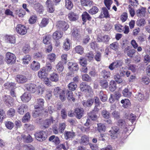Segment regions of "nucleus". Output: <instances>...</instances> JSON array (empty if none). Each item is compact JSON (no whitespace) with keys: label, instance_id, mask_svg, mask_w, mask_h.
I'll use <instances>...</instances> for the list:
<instances>
[{"label":"nucleus","instance_id":"nucleus-1","mask_svg":"<svg viewBox=\"0 0 150 150\" xmlns=\"http://www.w3.org/2000/svg\"><path fill=\"white\" fill-rule=\"evenodd\" d=\"M54 93L55 96L56 97H59L62 101L65 100L66 97L64 90L61 89L59 87H56L54 89Z\"/></svg>","mask_w":150,"mask_h":150},{"label":"nucleus","instance_id":"nucleus-2","mask_svg":"<svg viewBox=\"0 0 150 150\" xmlns=\"http://www.w3.org/2000/svg\"><path fill=\"white\" fill-rule=\"evenodd\" d=\"M16 57L13 54L10 52H7L6 55L5 61L8 64H12L15 62Z\"/></svg>","mask_w":150,"mask_h":150},{"label":"nucleus","instance_id":"nucleus-3","mask_svg":"<svg viewBox=\"0 0 150 150\" xmlns=\"http://www.w3.org/2000/svg\"><path fill=\"white\" fill-rule=\"evenodd\" d=\"M35 136L36 139L40 142L45 140L47 137L46 133L43 131L36 133L35 134Z\"/></svg>","mask_w":150,"mask_h":150},{"label":"nucleus","instance_id":"nucleus-4","mask_svg":"<svg viewBox=\"0 0 150 150\" xmlns=\"http://www.w3.org/2000/svg\"><path fill=\"white\" fill-rule=\"evenodd\" d=\"M123 63L121 60H117L111 63L108 67L109 69L112 71L120 67L123 64Z\"/></svg>","mask_w":150,"mask_h":150},{"label":"nucleus","instance_id":"nucleus-5","mask_svg":"<svg viewBox=\"0 0 150 150\" xmlns=\"http://www.w3.org/2000/svg\"><path fill=\"white\" fill-rule=\"evenodd\" d=\"M44 100L42 98L37 99L35 103L34 108L35 109H39L40 110H43L44 109Z\"/></svg>","mask_w":150,"mask_h":150},{"label":"nucleus","instance_id":"nucleus-6","mask_svg":"<svg viewBox=\"0 0 150 150\" xmlns=\"http://www.w3.org/2000/svg\"><path fill=\"white\" fill-rule=\"evenodd\" d=\"M16 30L18 33L21 35H25L27 33L26 27L24 25L19 24L16 28Z\"/></svg>","mask_w":150,"mask_h":150},{"label":"nucleus","instance_id":"nucleus-7","mask_svg":"<svg viewBox=\"0 0 150 150\" xmlns=\"http://www.w3.org/2000/svg\"><path fill=\"white\" fill-rule=\"evenodd\" d=\"M119 131V129L117 127H112V130L109 131V134L112 139H115L117 138Z\"/></svg>","mask_w":150,"mask_h":150},{"label":"nucleus","instance_id":"nucleus-8","mask_svg":"<svg viewBox=\"0 0 150 150\" xmlns=\"http://www.w3.org/2000/svg\"><path fill=\"white\" fill-rule=\"evenodd\" d=\"M55 121L53 117H50L49 118L43 121V126L45 128H48Z\"/></svg>","mask_w":150,"mask_h":150},{"label":"nucleus","instance_id":"nucleus-9","mask_svg":"<svg viewBox=\"0 0 150 150\" xmlns=\"http://www.w3.org/2000/svg\"><path fill=\"white\" fill-rule=\"evenodd\" d=\"M110 39L109 36L105 35L104 36L98 35L97 38V40L99 42H103L106 44H107Z\"/></svg>","mask_w":150,"mask_h":150},{"label":"nucleus","instance_id":"nucleus-10","mask_svg":"<svg viewBox=\"0 0 150 150\" xmlns=\"http://www.w3.org/2000/svg\"><path fill=\"white\" fill-rule=\"evenodd\" d=\"M84 110L82 108H77L75 109L74 115L78 119H80L82 117L83 114Z\"/></svg>","mask_w":150,"mask_h":150},{"label":"nucleus","instance_id":"nucleus-11","mask_svg":"<svg viewBox=\"0 0 150 150\" xmlns=\"http://www.w3.org/2000/svg\"><path fill=\"white\" fill-rule=\"evenodd\" d=\"M27 90L31 92L34 93L36 90V85L33 83L25 84V85Z\"/></svg>","mask_w":150,"mask_h":150},{"label":"nucleus","instance_id":"nucleus-12","mask_svg":"<svg viewBox=\"0 0 150 150\" xmlns=\"http://www.w3.org/2000/svg\"><path fill=\"white\" fill-rule=\"evenodd\" d=\"M69 69L72 71H76L79 69L78 65L76 63L69 62L68 63Z\"/></svg>","mask_w":150,"mask_h":150},{"label":"nucleus","instance_id":"nucleus-13","mask_svg":"<svg viewBox=\"0 0 150 150\" xmlns=\"http://www.w3.org/2000/svg\"><path fill=\"white\" fill-rule=\"evenodd\" d=\"M16 80L18 83H23L27 81L28 79L25 76L19 74L17 75Z\"/></svg>","mask_w":150,"mask_h":150},{"label":"nucleus","instance_id":"nucleus-14","mask_svg":"<svg viewBox=\"0 0 150 150\" xmlns=\"http://www.w3.org/2000/svg\"><path fill=\"white\" fill-rule=\"evenodd\" d=\"M31 96L30 93L26 92L21 96L22 101L24 102H28L31 99Z\"/></svg>","mask_w":150,"mask_h":150},{"label":"nucleus","instance_id":"nucleus-15","mask_svg":"<svg viewBox=\"0 0 150 150\" xmlns=\"http://www.w3.org/2000/svg\"><path fill=\"white\" fill-rule=\"evenodd\" d=\"M80 88L82 91L89 92L92 90L91 87L89 86L86 85L85 82H83L80 84Z\"/></svg>","mask_w":150,"mask_h":150},{"label":"nucleus","instance_id":"nucleus-16","mask_svg":"<svg viewBox=\"0 0 150 150\" xmlns=\"http://www.w3.org/2000/svg\"><path fill=\"white\" fill-rule=\"evenodd\" d=\"M47 74L48 73L44 67L41 68L38 71V77L41 79L45 78Z\"/></svg>","mask_w":150,"mask_h":150},{"label":"nucleus","instance_id":"nucleus-17","mask_svg":"<svg viewBox=\"0 0 150 150\" xmlns=\"http://www.w3.org/2000/svg\"><path fill=\"white\" fill-rule=\"evenodd\" d=\"M78 16L74 12H70L68 14V18L71 21H75L77 20L78 18Z\"/></svg>","mask_w":150,"mask_h":150},{"label":"nucleus","instance_id":"nucleus-18","mask_svg":"<svg viewBox=\"0 0 150 150\" xmlns=\"http://www.w3.org/2000/svg\"><path fill=\"white\" fill-rule=\"evenodd\" d=\"M46 4L48 8V11L50 13H52L54 10L53 4L51 0H47L46 2Z\"/></svg>","mask_w":150,"mask_h":150},{"label":"nucleus","instance_id":"nucleus-19","mask_svg":"<svg viewBox=\"0 0 150 150\" xmlns=\"http://www.w3.org/2000/svg\"><path fill=\"white\" fill-rule=\"evenodd\" d=\"M28 110V106L25 104H23L18 108V112L21 115H23Z\"/></svg>","mask_w":150,"mask_h":150},{"label":"nucleus","instance_id":"nucleus-20","mask_svg":"<svg viewBox=\"0 0 150 150\" xmlns=\"http://www.w3.org/2000/svg\"><path fill=\"white\" fill-rule=\"evenodd\" d=\"M40 67V63L37 62L33 61L31 64L30 68L33 70L36 71L38 70Z\"/></svg>","mask_w":150,"mask_h":150},{"label":"nucleus","instance_id":"nucleus-21","mask_svg":"<svg viewBox=\"0 0 150 150\" xmlns=\"http://www.w3.org/2000/svg\"><path fill=\"white\" fill-rule=\"evenodd\" d=\"M146 9L144 7H141L138 9L136 11L137 16L138 17L144 16Z\"/></svg>","mask_w":150,"mask_h":150},{"label":"nucleus","instance_id":"nucleus-22","mask_svg":"<svg viewBox=\"0 0 150 150\" xmlns=\"http://www.w3.org/2000/svg\"><path fill=\"white\" fill-rule=\"evenodd\" d=\"M100 16L101 18L104 17L107 18L109 17L110 15L109 14L108 11L106 8H102L101 13Z\"/></svg>","mask_w":150,"mask_h":150},{"label":"nucleus","instance_id":"nucleus-23","mask_svg":"<svg viewBox=\"0 0 150 150\" xmlns=\"http://www.w3.org/2000/svg\"><path fill=\"white\" fill-rule=\"evenodd\" d=\"M56 26L59 29H62L65 31V28L66 27L65 22L62 21H58L56 23Z\"/></svg>","mask_w":150,"mask_h":150},{"label":"nucleus","instance_id":"nucleus-24","mask_svg":"<svg viewBox=\"0 0 150 150\" xmlns=\"http://www.w3.org/2000/svg\"><path fill=\"white\" fill-rule=\"evenodd\" d=\"M49 140L50 142H52L54 143L56 145L59 144L60 142V141L57 137H56L54 135L51 136L49 139Z\"/></svg>","mask_w":150,"mask_h":150},{"label":"nucleus","instance_id":"nucleus-25","mask_svg":"<svg viewBox=\"0 0 150 150\" xmlns=\"http://www.w3.org/2000/svg\"><path fill=\"white\" fill-rule=\"evenodd\" d=\"M89 143L88 137L85 135L82 136L81 138L80 143L83 145H86Z\"/></svg>","mask_w":150,"mask_h":150},{"label":"nucleus","instance_id":"nucleus-26","mask_svg":"<svg viewBox=\"0 0 150 150\" xmlns=\"http://www.w3.org/2000/svg\"><path fill=\"white\" fill-rule=\"evenodd\" d=\"M62 33L56 31L53 33L52 37L54 40H57L62 37Z\"/></svg>","mask_w":150,"mask_h":150},{"label":"nucleus","instance_id":"nucleus-27","mask_svg":"<svg viewBox=\"0 0 150 150\" xmlns=\"http://www.w3.org/2000/svg\"><path fill=\"white\" fill-rule=\"evenodd\" d=\"M4 86L6 88L9 89L10 91L14 90L16 88L15 84L13 83H6L4 84Z\"/></svg>","mask_w":150,"mask_h":150},{"label":"nucleus","instance_id":"nucleus-28","mask_svg":"<svg viewBox=\"0 0 150 150\" xmlns=\"http://www.w3.org/2000/svg\"><path fill=\"white\" fill-rule=\"evenodd\" d=\"M88 117L92 120H96L97 119L98 116L96 112L94 111H92L88 114Z\"/></svg>","mask_w":150,"mask_h":150},{"label":"nucleus","instance_id":"nucleus-29","mask_svg":"<svg viewBox=\"0 0 150 150\" xmlns=\"http://www.w3.org/2000/svg\"><path fill=\"white\" fill-rule=\"evenodd\" d=\"M82 18L83 21L84 22H86V19L89 21H91V17L90 15L86 11L83 13L82 15Z\"/></svg>","mask_w":150,"mask_h":150},{"label":"nucleus","instance_id":"nucleus-30","mask_svg":"<svg viewBox=\"0 0 150 150\" xmlns=\"http://www.w3.org/2000/svg\"><path fill=\"white\" fill-rule=\"evenodd\" d=\"M50 79L52 81L57 82L59 80V75L56 73H53L50 75Z\"/></svg>","mask_w":150,"mask_h":150},{"label":"nucleus","instance_id":"nucleus-31","mask_svg":"<svg viewBox=\"0 0 150 150\" xmlns=\"http://www.w3.org/2000/svg\"><path fill=\"white\" fill-rule=\"evenodd\" d=\"M80 2L83 6H90L93 3V1L91 0H81Z\"/></svg>","mask_w":150,"mask_h":150},{"label":"nucleus","instance_id":"nucleus-32","mask_svg":"<svg viewBox=\"0 0 150 150\" xmlns=\"http://www.w3.org/2000/svg\"><path fill=\"white\" fill-rule=\"evenodd\" d=\"M93 99H90L86 101L83 100L82 102V104L85 107H90L91 106L94 102Z\"/></svg>","mask_w":150,"mask_h":150},{"label":"nucleus","instance_id":"nucleus-33","mask_svg":"<svg viewBox=\"0 0 150 150\" xmlns=\"http://www.w3.org/2000/svg\"><path fill=\"white\" fill-rule=\"evenodd\" d=\"M121 103L123 104L122 106L124 108H127L130 104V101L128 99H125L122 100Z\"/></svg>","mask_w":150,"mask_h":150},{"label":"nucleus","instance_id":"nucleus-34","mask_svg":"<svg viewBox=\"0 0 150 150\" xmlns=\"http://www.w3.org/2000/svg\"><path fill=\"white\" fill-rule=\"evenodd\" d=\"M98 130L100 132H104L106 129V127L105 125L102 123H98Z\"/></svg>","mask_w":150,"mask_h":150},{"label":"nucleus","instance_id":"nucleus-35","mask_svg":"<svg viewBox=\"0 0 150 150\" xmlns=\"http://www.w3.org/2000/svg\"><path fill=\"white\" fill-rule=\"evenodd\" d=\"M16 14L18 15L19 17L22 18L25 15V11L22 9L17 10L15 11Z\"/></svg>","mask_w":150,"mask_h":150},{"label":"nucleus","instance_id":"nucleus-36","mask_svg":"<svg viewBox=\"0 0 150 150\" xmlns=\"http://www.w3.org/2000/svg\"><path fill=\"white\" fill-rule=\"evenodd\" d=\"M56 56L55 54L51 53L47 55V59L51 62H54L56 59Z\"/></svg>","mask_w":150,"mask_h":150},{"label":"nucleus","instance_id":"nucleus-37","mask_svg":"<svg viewBox=\"0 0 150 150\" xmlns=\"http://www.w3.org/2000/svg\"><path fill=\"white\" fill-rule=\"evenodd\" d=\"M5 125L6 127L10 130L14 126V123L9 121H5Z\"/></svg>","mask_w":150,"mask_h":150},{"label":"nucleus","instance_id":"nucleus-38","mask_svg":"<svg viewBox=\"0 0 150 150\" xmlns=\"http://www.w3.org/2000/svg\"><path fill=\"white\" fill-rule=\"evenodd\" d=\"M99 11V9L96 6H93L92 8L88 10V13L91 14H95L97 13Z\"/></svg>","mask_w":150,"mask_h":150},{"label":"nucleus","instance_id":"nucleus-39","mask_svg":"<svg viewBox=\"0 0 150 150\" xmlns=\"http://www.w3.org/2000/svg\"><path fill=\"white\" fill-rule=\"evenodd\" d=\"M101 75L104 78L107 79L110 77V71L103 70L101 72Z\"/></svg>","mask_w":150,"mask_h":150},{"label":"nucleus","instance_id":"nucleus-40","mask_svg":"<svg viewBox=\"0 0 150 150\" xmlns=\"http://www.w3.org/2000/svg\"><path fill=\"white\" fill-rule=\"evenodd\" d=\"M116 82L114 81H111L110 82L109 89L111 91H114L116 89Z\"/></svg>","mask_w":150,"mask_h":150},{"label":"nucleus","instance_id":"nucleus-41","mask_svg":"<svg viewBox=\"0 0 150 150\" xmlns=\"http://www.w3.org/2000/svg\"><path fill=\"white\" fill-rule=\"evenodd\" d=\"M67 98L68 100L73 102L75 101V98L73 97L72 92L71 91H68L67 93Z\"/></svg>","mask_w":150,"mask_h":150},{"label":"nucleus","instance_id":"nucleus-42","mask_svg":"<svg viewBox=\"0 0 150 150\" xmlns=\"http://www.w3.org/2000/svg\"><path fill=\"white\" fill-rule=\"evenodd\" d=\"M94 58L97 62H100L101 60V53L99 51H97L95 53Z\"/></svg>","mask_w":150,"mask_h":150},{"label":"nucleus","instance_id":"nucleus-43","mask_svg":"<svg viewBox=\"0 0 150 150\" xmlns=\"http://www.w3.org/2000/svg\"><path fill=\"white\" fill-rule=\"evenodd\" d=\"M75 51L77 53L82 54L83 52V49L80 45H78L76 47L74 48Z\"/></svg>","mask_w":150,"mask_h":150},{"label":"nucleus","instance_id":"nucleus-44","mask_svg":"<svg viewBox=\"0 0 150 150\" xmlns=\"http://www.w3.org/2000/svg\"><path fill=\"white\" fill-rule=\"evenodd\" d=\"M3 100L6 103L9 104L12 102V98L9 96L5 95L3 96Z\"/></svg>","mask_w":150,"mask_h":150},{"label":"nucleus","instance_id":"nucleus-45","mask_svg":"<svg viewBox=\"0 0 150 150\" xmlns=\"http://www.w3.org/2000/svg\"><path fill=\"white\" fill-rule=\"evenodd\" d=\"M146 23V21L144 19H140L138 20L136 22L137 25L139 27L144 26Z\"/></svg>","mask_w":150,"mask_h":150},{"label":"nucleus","instance_id":"nucleus-46","mask_svg":"<svg viewBox=\"0 0 150 150\" xmlns=\"http://www.w3.org/2000/svg\"><path fill=\"white\" fill-rule=\"evenodd\" d=\"M122 94L124 96L129 98L131 96L132 93L127 88H125L123 91Z\"/></svg>","mask_w":150,"mask_h":150},{"label":"nucleus","instance_id":"nucleus-47","mask_svg":"<svg viewBox=\"0 0 150 150\" xmlns=\"http://www.w3.org/2000/svg\"><path fill=\"white\" fill-rule=\"evenodd\" d=\"M115 28L116 30L120 32H121L124 30V27L120 24L118 23L115 24Z\"/></svg>","mask_w":150,"mask_h":150},{"label":"nucleus","instance_id":"nucleus-48","mask_svg":"<svg viewBox=\"0 0 150 150\" xmlns=\"http://www.w3.org/2000/svg\"><path fill=\"white\" fill-rule=\"evenodd\" d=\"M57 70L59 72H62L64 69L63 64L61 62H59L56 66Z\"/></svg>","mask_w":150,"mask_h":150},{"label":"nucleus","instance_id":"nucleus-49","mask_svg":"<svg viewBox=\"0 0 150 150\" xmlns=\"http://www.w3.org/2000/svg\"><path fill=\"white\" fill-rule=\"evenodd\" d=\"M110 47L111 49L116 51L118 48V44L117 42H114L110 44Z\"/></svg>","mask_w":150,"mask_h":150},{"label":"nucleus","instance_id":"nucleus-50","mask_svg":"<svg viewBox=\"0 0 150 150\" xmlns=\"http://www.w3.org/2000/svg\"><path fill=\"white\" fill-rule=\"evenodd\" d=\"M49 23L48 18H44L42 20V21L40 24V26L41 27H45Z\"/></svg>","mask_w":150,"mask_h":150},{"label":"nucleus","instance_id":"nucleus-51","mask_svg":"<svg viewBox=\"0 0 150 150\" xmlns=\"http://www.w3.org/2000/svg\"><path fill=\"white\" fill-rule=\"evenodd\" d=\"M125 121L123 120H118V125L119 126L121 127L122 128H125L126 129V131H127V127L125 126Z\"/></svg>","mask_w":150,"mask_h":150},{"label":"nucleus","instance_id":"nucleus-52","mask_svg":"<svg viewBox=\"0 0 150 150\" xmlns=\"http://www.w3.org/2000/svg\"><path fill=\"white\" fill-rule=\"evenodd\" d=\"M71 35L73 37L76 38H79L80 36L78 30L76 28H74L73 30Z\"/></svg>","mask_w":150,"mask_h":150},{"label":"nucleus","instance_id":"nucleus-53","mask_svg":"<svg viewBox=\"0 0 150 150\" xmlns=\"http://www.w3.org/2000/svg\"><path fill=\"white\" fill-rule=\"evenodd\" d=\"M103 117L106 119H109L110 117V113L106 110H104L102 112Z\"/></svg>","mask_w":150,"mask_h":150},{"label":"nucleus","instance_id":"nucleus-54","mask_svg":"<svg viewBox=\"0 0 150 150\" xmlns=\"http://www.w3.org/2000/svg\"><path fill=\"white\" fill-rule=\"evenodd\" d=\"M68 86L70 90L72 91H74L77 88V86L75 83L73 82H71L68 84Z\"/></svg>","mask_w":150,"mask_h":150},{"label":"nucleus","instance_id":"nucleus-55","mask_svg":"<svg viewBox=\"0 0 150 150\" xmlns=\"http://www.w3.org/2000/svg\"><path fill=\"white\" fill-rule=\"evenodd\" d=\"M75 136V132L72 131L66 132V139H72Z\"/></svg>","mask_w":150,"mask_h":150},{"label":"nucleus","instance_id":"nucleus-56","mask_svg":"<svg viewBox=\"0 0 150 150\" xmlns=\"http://www.w3.org/2000/svg\"><path fill=\"white\" fill-rule=\"evenodd\" d=\"M144 95L140 93H139L135 95V98L139 101L143 100L144 99Z\"/></svg>","mask_w":150,"mask_h":150},{"label":"nucleus","instance_id":"nucleus-57","mask_svg":"<svg viewBox=\"0 0 150 150\" xmlns=\"http://www.w3.org/2000/svg\"><path fill=\"white\" fill-rule=\"evenodd\" d=\"M30 115L29 112L27 113L23 117L22 119V121L23 122L25 123L27 122L28 120L30 119Z\"/></svg>","mask_w":150,"mask_h":150},{"label":"nucleus","instance_id":"nucleus-58","mask_svg":"<svg viewBox=\"0 0 150 150\" xmlns=\"http://www.w3.org/2000/svg\"><path fill=\"white\" fill-rule=\"evenodd\" d=\"M136 50L135 49H131L129 50L127 52V55L130 58H132Z\"/></svg>","mask_w":150,"mask_h":150},{"label":"nucleus","instance_id":"nucleus-59","mask_svg":"<svg viewBox=\"0 0 150 150\" xmlns=\"http://www.w3.org/2000/svg\"><path fill=\"white\" fill-rule=\"evenodd\" d=\"M6 115L4 111L2 109H0V122H2L5 117Z\"/></svg>","mask_w":150,"mask_h":150},{"label":"nucleus","instance_id":"nucleus-60","mask_svg":"<svg viewBox=\"0 0 150 150\" xmlns=\"http://www.w3.org/2000/svg\"><path fill=\"white\" fill-rule=\"evenodd\" d=\"M7 40L9 43L11 44H14L15 43V38L13 36H7L6 37Z\"/></svg>","mask_w":150,"mask_h":150},{"label":"nucleus","instance_id":"nucleus-61","mask_svg":"<svg viewBox=\"0 0 150 150\" xmlns=\"http://www.w3.org/2000/svg\"><path fill=\"white\" fill-rule=\"evenodd\" d=\"M15 110L12 108H10L7 112V115L10 117L13 116L15 114Z\"/></svg>","mask_w":150,"mask_h":150},{"label":"nucleus","instance_id":"nucleus-62","mask_svg":"<svg viewBox=\"0 0 150 150\" xmlns=\"http://www.w3.org/2000/svg\"><path fill=\"white\" fill-rule=\"evenodd\" d=\"M100 85L103 88H105L108 86V83L106 80H101L100 82Z\"/></svg>","mask_w":150,"mask_h":150},{"label":"nucleus","instance_id":"nucleus-63","mask_svg":"<svg viewBox=\"0 0 150 150\" xmlns=\"http://www.w3.org/2000/svg\"><path fill=\"white\" fill-rule=\"evenodd\" d=\"M112 2L111 0H104V3L105 5L108 9L109 10L110 8V6Z\"/></svg>","mask_w":150,"mask_h":150},{"label":"nucleus","instance_id":"nucleus-64","mask_svg":"<svg viewBox=\"0 0 150 150\" xmlns=\"http://www.w3.org/2000/svg\"><path fill=\"white\" fill-rule=\"evenodd\" d=\"M73 6L71 0H66V8L69 10H71Z\"/></svg>","mask_w":150,"mask_h":150}]
</instances>
